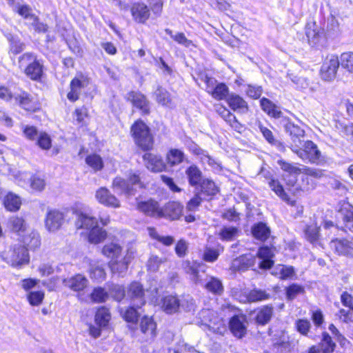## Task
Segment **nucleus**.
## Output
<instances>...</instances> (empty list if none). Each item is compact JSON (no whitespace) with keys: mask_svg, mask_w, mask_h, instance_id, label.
<instances>
[{"mask_svg":"<svg viewBox=\"0 0 353 353\" xmlns=\"http://www.w3.org/2000/svg\"><path fill=\"white\" fill-rule=\"evenodd\" d=\"M143 186L140 173L134 171L129 172L126 179L117 176L112 182L113 188L128 195L134 194L137 188H142Z\"/></svg>","mask_w":353,"mask_h":353,"instance_id":"f257e3e1","label":"nucleus"},{"mask_svg":"<svg viewBox=\"0 0 353 353\" xmlns=\"http://www.w3.org/2000/svg\"><path fill=\"white\" fill-rule=\"evenodd\" d=\"M1 256L3 260L12 266H19L29 262L28 250L21 244L11 246L8 250H5Z\"/></svg>","mask_w":353,"mask_h":353,"instance_id":"20e7f679","label":"nucleus"},{"mask_svg":"<svg viewBox=\"0 0 353 353\" xmlns=\"http://www.w3.org/2000/svg\"><path fill=\"white\" fill-rule=\"evenodd\" d=\"M209 292L214 295H221L224 291V287L221 280L212 276H207L205 282L201 284Z\"/></svg>","mask_w":353,"mask_h":353,"instance_id":"4be33fe9","label":"nucleus"},{"mask_svg":"<svg viewBox=\"0 0 353 353\" xmlns=\"http://www.w3.org/2000/svg\"><path fill=\"white\" fill-rule=\"evenodd\" d=\"M259 129L261 132L263 134V136L264 138L267 140V141L270 143L271 145L276 147L279 149V151L281 152H285L284 150V145L283 144L280 142L279 141L274 139L272 132L267 128L266 127H264L261 125H259Z\"/></svg>","mask_w":353,"mask_h":353,"instance_id":"c03bdc74","label":"nucleus"},{"mask_svg":"<svg viewBox=\"0 0 353 353\" xmlns=\"http://www.w3.org/2000/svg\"><path fill=\"white\" fill-rule=\"evenodd\" d=\"M127 296L137 308H140L145 303L144 290L142 285L138 282L130 283L128 288Z\"/></svg>","mask_w":353,"mask_h":353,"instance_id":"9d476101","label":"nucleus"},{"mask_svg":"<svg viewBox=\"0 0 353 353\" xmlns=\"http://www.w3.org/2000/svg\"><path fill=\"white\" fill-rule=\"evenodd\" d=\"M305 292L304 288L298 284L290 285L286 290L287 299L292 300L296 297L297 295L303 294Z\"/></svg>","mask_w":353,"mask_h":353,"instance_id":"0e129e2a","label":"nucleus"},{"mask_svg":"<svg viewBox=\"0 0 353 353\" xmlns=\"http://www.w3.org/2000/svg\"><path fill=\"white\" fill-rule=\"evenodd\" d=\"M261 108L269 116L274 118L282 117L283 113L279 108L270 100L266 98H262L260 101Z\"/></svg>","mask_w":353,"mask_h":353,"instance_id":"72a5a7b5","label":"nucleus"},{"mask_svg":"<svg viewBox=\"0 0 353 353\" xmlns=\"http://www.w3.org/2000/svg\"><path fill=\"white\" fill-rule=\"evenodd\" d=\"M128 99L131 101L134 106L139 108L143 114H149V101L144 94L139 92L132 91L128 94Z\"/></svg>","mask_w":353,"mask_h":353,"instance_id":"dca6fc26","label":"nucleus"},{"mask_svg":"<svg viewBox=\"0 0 353 353\" xmlns=\"http://www.w3.org/2000/svg\"><path fill=\"white\" fill-rule=\"evenodd\" d=\"M330 246L335 252L341 255H353V240L345 239H336L331 241Z\"/></svg>","mask_w":353,"mask_h":353,"instance_id":"f3484780","label":"nucleus"},{"mask_svg":"<svg viewBox=\"0 0 353 353\" xmlns=\"http://www.w3.org/2000/svg\"><path fill=\"white\" fill-rule=\"evenodd\" d=\"M185 174L187 175L189 184L193 187L199 185L203 180L205 179L203 176L202 172L195 165L190 166L185 170Z\"/></svg>","mask_w":353,"mask_h":353,"instance_id":"7c9ffc66","label":"nucleus"},{"mask_svg":"<svg viewBox=\"0 0 353 353\" xmlns=\"http://www.w3.org/2000/svg\"><path fill=\"white\" fill-rule=\"evenodd\" d=\"M110 293L114 299L118 301H121L125 296V290L122 286L112 284L109 287Z\"/></svg>","mask_w":353,"mask_h":353,"instance_id":"338daca9","label":"nucleus"},{"mask_svg":"<svg viewBox=\"0 0 353 353\" xmlns=\"http://www.w3.org/2000/svg\"><path fill=\"white\" fill-rule=\"evenodd\" d=\"M252 233L256 239L264 241L270 236V230L266 224L259 223L252 227Z\"/></svg>","mask_w":353,"mask_h":353,"instance_id":"ea45409f","label":"nucleus"},{"mask_svg":"<svg viewBox=\"0 0 353 353\" xmlns=\"http://www.w3.org/2000/svg\"><path fill=\"white\" fill-rule=\"evenodd\" d=\"M140 329L148 339H153L157 335V324L152 317L144 316L141 319Z\"/></svg>","mask_w":353,"mask_h":353,"instance_id":"a878e982","label":"nucleus"},{"mask_svg":"<svg viewBox=\"0 0 353 353\" xmlns=\"http://www.w3.org/2000/svg\"><path fill=\"white\" fill-rule=\"evenodd\" d=\"M305 34L311 45L317 44L323 35V30L315 23L307 24L305 27Z\"/></svg>","mask_w":353,"mask_h":353,"instance_id":"c756f323","label":"nucleus"},{"mask_svg":"<svg viewBox=\"0 0 353 353\" xmlns=\"http://www.w3.org/2000/svg\"><path fill=\"white\" fill-rule=\"evenodd\" d=\"M3 203L6 208L9 211L18 210L21 204L20 198L12 193L6 195Z\"/></svg>","mask_w":353,"mask_h":353,"instance_id":"de8ad7c7","label":"nucleus"},{"mask_svg":"<svg viewBox=\"0 0 353 353\" xmlns=\"http://www.w3.org/2000/svg\"><path fill=\"white\" fill-rule=\"evenodd\" d=\"M221 251H223V248L205 247L203 253V259L206 262L213 263L218 259Z\"/></svg>","mask_w":353,"mask_h":353,"instance_id":"8fccbe9b","label":"nucleus"},{"mask_svg":"<svg viewBox=\"0 0 353 353\" xmlns=\"http://www.w3.org/2000/svg\"><path fill=\"white\" fill-rule=\"evenodd\" d=\"M268 185L272 191L279 196L283 201H285L288 204L294 206L296 205V201L291 199L289 196L284 191L283 185L277 179H271L268 181Z\"/></svg>","mask_w":353,"mask_h":353,"instance_id":"cd10ccee","label":"nucleus"},{"mask_svg":"<svg viewBox=\"0 0 353 353\" xmlns=\"http://www.w3.org/2000/svg\"><path fill=\"white\" fill-rule=\"evenodd\" d=\"M88 83V79L83 76L73 79L70 82V91L67 95L68 99L70 101H76L79 97L81 90L86 87Z\"/></svg>","mask_w":353,"mask_h":353,"instance_id":"2eb2a0df","label":"nucleus"},{"mask_svg":"<svg viewBox=\"0 0 353 353\" xmlns=\"http://www.w3.org/2000/svg\"><path fill=\"white\" fill-rule=\"evenodd\" d=\"M95 197L101 204L108 207L117 208L121 205L119 199L106 188H100L97 190Z\"/></svg>","mask_w":353,"mask_h":353,"instance_id":"4468645a","label":"nucleus"},{"mask_svg":"<svg viewBox=\"0 0 353 353\" xmlns=\"http://www.w3.org/2000/svg\"><path fill=\"white\" fill-rule=\"evenodd\" d=\"M340 57L341 67L353 74V52H344Z\"/></svg>","mask_w":353,"mask_h":353,"instance_id":"5fc2aeb1","label":"nucleus"},{"mask_svg":"<svg viewBox=\"0 0 353 353\" xmlns=\"http://www.w3.org/2000/svg\"><path fill=\"white\" fill-rule=\"evenodd\" d=\"M106 236L107 233L105 230L98 225L89 231L88 241L92 243L97 244L103 241Z\"/></svg>","mask_w":353,"mask_h":353,"instance_id":"49530a36","label":"nucleus"},{"mask_svg":"<svg viewBox=\"0 0 353 353\" xmlns=\"http://www.w3.org/2000/svg\"><path fill=\"white\" fill-rule=\"evenodd\" d=\"M105 272L103 268L99 265H91L90 269V276L97 282H102L105 279Z\"/></svg>","mask_w":353,"mask_h":353,"instance_id":"6e6d98bb","label":"nucleus"},{"mask_svg":"<svg viewBox=\"0 0 353 353\" xmlns=\"http://www.w3.org/2000/svg\"><path fill=\"white\" fill-rule=\"evenodd\" d=\"M183 157V156H165V160H163L160 156H143V159L148 170L159 172L165 170L167 161H172V163L174 164L175 160L178 163L181 162Z\"/></svg>","mask_w":353,"mask_h":353,"instance_id":"39448f33","label":"nucleus"},{"mask_svg":"<svg viewBox=\"0 0 353 353\" xmlns=\"http://www.w3.org/2000/svg\"><path fill=\"white\" fill-rule=\"evenodd\" d=\"M185 272L191 276V279L196 284H202V279L200 277L199 271L195 265L191 264L189 261L185 263Z\"/></svg>","mask_w":353,"mask_h":353,"instance_id":"4d7b16f0","label":"nucleus"},{"mask_svg":"<svg viewBox=\"0 0 353 353\" xmlns=\"http://www.w3.org/2000/svg\"><path fill=\"white\" fill-rule=\"evenodd\" d=\"M272 274L282 280H285L291 279L294 275L295 271L292 266L279 265L275 268Z\"/></svg>","mask_w":353,"mask_h":353,"instance_id":"79ce46f5","label":"nucleus"},{"mask_svg":"<svg viewBox=\"0 0 353 353\" xmlns=\"http://www.w3.org/2000/svg\"><path fill=\"white\" fill-rule=\"evenodd\" d=\"M131 132L136 144L143 151H148L153 146V137L148 126L141 121L135 122L131 127Z\"/></svg>","mask_w":353,"mask_h":353,"instance_id":"7ed1b4c3","label":"nucleus"},{"mask_svg":"<svg viewBox=\"0 0 353 353\" xmlns=\"http://www.w3.org/2000/svg\"><path fill=\"white\" fill-rule=\"evenodd\" d=\"M319 346L323 353H332L335 349L336 344L327 333L323 332Z\"/></svg>","mask_w":353,"mask_h":353,"instance_id":"09e8293b","label":"nucleus"},{"mask_svg":"<svg viewBox=\"0 0 353 353\" xmlns=\"http://www.w3.org/2000/svg\"><path fill=\"white\" fill-rule=\"evenodd\" d=\"M273 307L271 305H264L256 310V314L254 318L255 322L261 325L268 324L273 316Z\"/></svg>","mask_w":353,"mask_h":353,"instance_id":"c85d7f7f","label":"nucleus"},{"mask_svg":"<svg viewBox=\"0 0 353 353\" xmlns=\"http://www.w3.org/2000/svg\"><path fill=\"white\" fill-rule=\"evenodd\" d=\"M37 143L41 148L48 150L52 145V140L48 134L45 132H41L37 139Z\"/></svg>","mask_w":353,"mask_h":353,"instance_id":"e2e57ef3","label":"nucleus"},{"mask_svg":"<svg viewBox=\"0 0 353 353\" xmlns=\"http://www.w3.org/2000/svg\"><path fill=\"white\" fill-rule=\"evenodd\" d=\"M111 319V315L108 308L101 307L96 312L94 321L101 328H105L108 325Z\"/></svg>","mask_w":353,"mask_h":353,"instance_id":"c9c22d12","label":"nucleus"},{"mask_svg":"<svg viewBox=\"0 0 353 353\" xmlns=\"http://www.w3.org/2000/svg\"><path fill=\"white\" fill-rule=\"evenodd\" d=\"M167 261L165 257H159L157 255H151L147 263L149 270L152 272H157L160 265Z\"/></svg>","mask_w":353,"mask_h":353,"instance_id":"052dcab7","label":"nucleus"},{"mask_svg":"<svg viewBox=\"0 0 353 353\" xmlns=\"http://www.w3.org/2000/svg\"><path fill=\"white\" fill-rule=\"evenodd\" d=\"M161 307L167 314H174L180 309V300L175 296L168 295L161 299Z\"/></svg>","mask_w":353,"mask_h":353,"instance_id":"b1692460","label":"nucleus"},{"mask_svg":"<svg viewBox=\"0 0 353 353\" xmlns=\"http://www.w3.org/2000/svg\"><path fill=\"white\" fill-rule=\"evenodd\" d=\"M44 299L43 291H32L27 294V299L32 306H38L41 304Z\"/></svg>","mask_w":353,"mask_h":353,"instance_id":"bf43d9fd","label":"nucleus"},{"mask_svg":"<svg viewBox=\"0 0 353 353\" xmlns=\"http://www.w3.org/2000/svg\"><path fill=\"white\" fill-rule=\"evenodd\" d=\"M12 175L17 180L19 185L22 186L26 183V180H30V187L37 191L43 190L46 186L45 179L39 175L30 178L28 173H21L17 170H14Z\"/></svg>","mask_w":353,"mask_h":353,"instance_id":"1a4fd4ad","label":"nucleus"},{"mask_svg":"<svg viewBox=\"0 0 353 353\" xmlns=\"http://www.w3.org/2000/svg\"><path fill=\"white\" fill-rule=\"evenodd\" d=\"M255 260L252 254H243L232 260L230 269L232 272H245L254 265Z\"/></svg>","mask_w":353,"mask_h":353,"instance_id":"9b49d317","label":"nucleus"},{"mask_svg":"<svg viewBox=\"0 0 353 353\" xmlns=\"http://www.w3.org/2000/svg\"><path fill=\"white\" fill-rule=\"evenodd\" d=\"M8 225L11 230L15 232H17L19 235H21V234L27 231L25 221L21 217H11L9 219Z\"/></svg>","mask_w":353,"mask_h":353,"instance_id":"a18cd8bd","label":"nucleus"},{"mask_svg":"<svg viewBox=\"0 0 353 353\" xmlns=\"http://www.w3.org/2000/svg\"><path fill=\"white\" fill-rule=\"evenodd\" d=\"M133 252L128 249L125 256L122 258H117L110 260L108 263L111 272L113 274H117L119 276H123L128 270V266L134 258Z\"/></svg>","mask_w":353,"mask_h":353,"instance_id":"0eeeda50","label":"nucleus"},{"mask_svg":"<svg viewBox=\"0 0 353 353\" xmlns=\"http://www.w3.org/2000/svg\"><path fill=\"white\" fill-rule=\"evenodd\" d=\"M320 228L316 224L312 223L305 230V235L306 239L311 243L316 242L319 237Z\"/></svg>","mask_w":353,"mask_h":353,"instance_id":"3c124183","label":"nucleus"},{"mask_svg":"<svg viewBox=\"0 0 353 353\" xmlns=\"http://www.w3.org/2000/svg\"><path fill=\"white\" fill-rule=\"evenodd\" d=\"M340 65L341 59H339L337 56L334 54L327 56L321 66V78L327 81L333 80L336 77Z\"/></svg>","mask_w":353,"mask_h":353,"instance_id":"423d86ee","label":"nucleus"},{"mask_svg":"<svg viewBox=\"0 0 353 353\" xmlns=\"http://www.w3.org/2000/svg\"><path fill=\"white\" fill-rule=\"evenodd\" d=\"M238 229L234 227H224L223 228L219 234L220 238L224 241H232L237 235Z\"/></svg>","mask_w":353,"mask_h":353,"instance_id":"680f3d73","label":"nucleus"},{"mask_svg":"<svg viewBox=\"0 0 353 353\" xmlns=\"http://www.w3.org/2000/svg\"><path fill=\"white\" fill-rule=\"evenodd\" d=\"M14 13L18 14L25 20L33 21L34 23H35L37 19V16L33 12L31 6L25 2L15 10Z\"/></svg>","mask_w":353,"mask_h":353,"instance_id":"a19ab883","label":"nucleus"},{"mask_svg":"<svg viewBox=\"0 0 353 353\" xmlns=\"http://www.w3.org/2000/svg\"><path fill=\"white\" fill-rule=\"evenodd\" d=\"M122 252V247L117 243L111 242L104 245L101 253L111 260L120 258Z\"/></svg>","mask_w":353,"mask_h":353,"instance_id":"473e14b6","label":"nucleus"},{"mask_svg":"<svg viewBox=\"0 0 353 353\" xmlns=\"http://www.w3.org/2000/svg\"><path fill=\"white\" fill-rule=\"evenodd\" d=\"M63 283L70 289L79 292L83 290L87 287L88 280L85 276L78 274L74 276L64 279Z\"/></svg>","mask_w":353,"mask_h":353,"instance_id":"412c9836","label":"nucleus"},{"mask_svg":"<svg viewBox=\"0 0 353 353\" xmlns=\"http://www.w3.org/2000/svg\"><path fill=\"white\" fill-rule=\"evenodd\" d=\"M137 208L144 214L154 216L161 217V211L157 201L150 200L145 202H138Z\"/></svg>","mask_w":353,"mask_h":353,"instance_id":"393cba45","label":"nucleus"},{"mask_svg":"<svg viewBox=\"0 0 353 353\" xmlns=\"http://www.w3.org/2000/svg\"><path fill=\"white\" fill-rule=\"evenodd\" d=\"M76 226L78 228H83L90 231L94 228L98 226V221L96 218L93 216H90L85 214L80 213L77 216Z\"/></svg>","mask_w":353,"mask_h":353,"instance_id":"2f4dec72","label":"nucleus"},{"mask_svg":"<svg viewBox=\"0 0 353 353\" xmlns=\"http://www.w3.org/2000/svg\"><path fill=\"white\" fill-rule=\"evenodd\" d=\"M247 319L245 315H235L230 321V329L232 334L238 337L242 338L247 332Z\"/></svg>","mask_w":353,"mask_h":353,"instance_id":"ddd939ff","label":"nucleus"},{"mask_svg":"<svg viewBox=\"0 0 353 353\" xmlns=\"http://www.w3.org/2000/svg\"><path fill=\"white\" fill-rule=\"evenodd\" d=\"M340 213L344 223V228L353 233V206L347 204L341 209Z\"/></svg>","mask_w":353,"mask_h":353,"instance_id":"f704fd0d","label":"nucleus"},{"mask_svg":"<svg viewBox=\"0 0 353 353\" xmlns=\"http://www.w3.org/2000/svg\"><path fill=\"white\" fill-rule=\"evenodd\" d=\"M281 124L285 128V132L291 136L292 139L294 142L295 145L297 144V143L301 144V141L300 138L304 136V130L299 125H295L294 123L291 122L287 118H284L282 120Z\"/></svg>","mask_w":353,"mask_h":353,"instance_id":"6ab92c4d","label":"nucleus"},{"mask_svg":"<svg viewBox=\"0 0 353 353\" xmlns=\"http://www.w3.org/2000/svg\"><path fill=\"white\" fill-rule=\"evenodd\" d=\"M180 300V308L186 312L194 311L196 307L195 301L190 296H183Z\"/></svg>","mask_w":353,"mask_h":353,"instance_id":"69168bd1","label":"nucleus"},{"mask_svg":"<svg viewBox=\"0 0 353 353\" xmlns=\"http://www.w3.org/2000/svg\"><path fill=\"white\" fill-rule=\"evenodd\" d=\"M85 162L94 170H99L103 168V162L100 156H87Z\"/></svg>","mask_w":353,"mask_h":353,"instance_id":"774afa93","label":"nucleus"},{"mask_svg":"<svg viewBox=\"0 0 353 353\" xmlns=\"http://www.w3.org/2000/svg\"><path fill=\"white\" fill-rule=\"evenodd\" d=\"M108 297V293L101 287L95 288L90 294V299L94 303H103Z\"/></svg>","mask_w":353,"mask_h":353,"instance_id":"864d4df0","label":"nucleus"},{"mask_svg":"<svg viewBox=\"0 0 353 353\" xmlns=\"http://www.w3.org/2000/svg\"><path fill=\"white\" fill-rule=\"evenodd\" d=\"M130 11L133 19L139 23H144L149 19L150 9L143 3H134L132 4Z\"/></svg>","mask_w":353,"mask_h":353,"instance_id":"a211bd4d","label":"nucleus"},{"mask_svg":"<svg viewBox=\"0 0 353 353\" xmlns=\"http://www.w3.org/2000/svg\"><path fill=\"white\" fill-rule=\"evenodd\" d=\"M210 94L214 99L222 100L228 94V88L224 83H219L212 90H210Z\"/></svg>","mask_w":353,"mask_h":353,"instance_id":"603ef678","label":"nucleus"},{"mask_svg":"<svg viewBox=\"0 0 353 353\" xmlns=\"http://www.w3.org/2000/svg\"><path fill=\"white\" fill-rule=\"evenodd\" d=\"M199 186L200 187V190L198 192H200V194L214 196L219 191L214 182L210 179L205 178Z\"/></svg>","mask_w":353,"mask_h":353,"instance_id":"37998d69","label":"nucleus"},{"mask_svg":"<svg viewBox=\"0 0 353 353\" xmlns=\"http://www.w3.org/2000/svg\"><path fill=\"white\" fill-rule=\"evenodd\" d=\"M26 234L23 235L22 241L30 249H36L39 247L41 240L37 232L33 230H27Z\"/></svg>","mask_w":353,"mask_h":353,"instance_id":"e433bc0d","label":"nucleus"},{"mask_svg":"<svg viewBox=\"0 0 353 353\" xmlns=\"http://www.w3.org/2000/svg\"><path fill=\"white\" fill-rule=\"evenodd\" d=\"M292 150L297 154L300 150L303 151L305 154H320L317 145L311 141H307L303 144H296Z\"/></svg>","mask_w":353,"mask_h":353,"instance_id":"4c0bfd02","label":"nucleus"},{"mask_svg":"<svg viewBox=\"0 0 353 353\" xmlns=\"http://www.w3.org/2000/svg\"><path fill=\"white\" fill-rule=\"evenodd\" d=\"M274 256V250L267 246L262 247L257 252V256L262 260L259 264L261 269H270L274 265L272 258Z\"/></svg>","mask_w":353,"mask_h":353,"instance_id":"5701e85b","label":"nucleus"},{"mask_svg":"<svg viewBox=\"0 0 353 353\" xmlns=\"http://www.w3.org/2000/svg\"><path fill=\"white\" fill-rule=\"evenodd\" d=\"M161 217H168L172 220L179 219L182 214L183 206L178 202H168L165 205L161 208Z\"/></svg>","mask_w":353,"mask_h":353,"instance_id":"aec40b11","label":"nucleus"},{"mask_svg":"<svg viewBox=\"0 0 353 353\" xmlns=\"http://www.w3.org/2000/svg\"><path fill=\"white\" fill-rule=\"evenodd\" d=\"M65 216L58 210H49L45 218V227L49 232H56L63 225Z\"/></svg>","mask_w":353,"mask_h":353,"instance_id":"6e6552de","label":"nucleus"},{"mask_svg":"<svg viewBox=\"0 0 353 353\" xmlns=\"http://www.w3.org/2000/svg\"><path fill=\"white\" fill-rule=\"evenodd\" d=\"M156 101L158 103L163 106L172 108L173 103L170 93L162 87H158L154 92Z\"/></svg>","mask_w":353,"mask_h":353,"instance_id":"58836bf2","label":"nucleus"},{"mask_svg":"<svg viewBox=\"0 0 353 353\" xmlns=\"http://www.w3.org/2000/svg\"><path fill=\"white\" fill-rule=\"evenodd\" d=\"M270 298V294L265 291L254 289L250 292L248 299L251 302L261 301Z\"/></svg>","mask_w":353,"mask_h":353,"instance_id":"13d9d810","label":"nucleus"},{"mask_svg":"<svg viewBox=\"0 0 353 353\" xmlns=\"http://www.w3.org/2000/svg\"><path fill=\"white\" fill-rule=\"evenodd\" d=\"M227 102L229 106L235 112L243 114L248 111L247 102L238 94H231L228 95Z\"/></svg>","mask_w":353,"mask_h":353,"instance_id":"bb28decb","label":"nucleus"},{"mask_svg":"<svg viewBox=\"0 0 353 353\" xmlns=\"http://www.w3.org/2000/svg\"><path fill=\"white\" fill-rule=\"evenodd\" d=\"M322 175L323 173L321 171L307 169L306 172L301 176V182L298 184L299 188L296 189H299L302 191H308L314 188L316 183L314 179L321 178Z\"/></svg>","mask_w":353,"mask_h":353,"instance_id":"f8f14e48","label":"nucleus"},{"mask_svg":"<svg viewBox=\"0 0 353 353\" xmlns=\"http://www.w3.org/2000/svg\"><path fill=\"white\" fill-rule=\"evenodd\" d=\"M19 68L30 79L39 81L43 74V65L32 52H26L19 58Z\"/></svg>","mask_w":353,"mask_h":353,"instance_id":"f03ea898","label":"nucleus"}]
</instances>
